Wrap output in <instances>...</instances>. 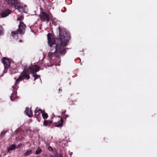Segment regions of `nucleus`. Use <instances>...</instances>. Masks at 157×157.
<instances>
[{
  "mask_svg": "<svg viewBox=\"0 0 157 157\" xmlns=\"http://www.w3.org/2000/svg\"><path fill=\"white\" fill-rule=\"evenodd\" d=\"M19 42H22V41L21 40H19Z\"/></svg>",
  "mask_w": 157,
  "mask_h": 157,
  "instance_id": "29",
  "label": "nucleus"
},
{
  "mask_svg": "<svg viewBox=\"0 0 157 157\" xmlns=\"http://www.w3.org/2000/svg\"><path fill=\"white\" fill-rule=\"evenodd\" d=\"M52 123V121H48L47 120H45L43 122V124L44 126H49L50 125V124Z\"/></svg>",
  "mask_w": 157,
  "mask_h": 157,
  "instance_id": "14",
  "label": "nucleus"
},
{
  "mask_svg": "<svg viewBox=\"0 0 157 157\" xmlns=\"http://www.w3.org/2000/svg\"><path fill=\"white\" fill-rule=\"evenodd\" d=\"M71 154H72V153H71L70 155H71Z\"/></svg>",
  "mask_w": 157,
  "mask_h": 157,
  "instance_id": "33",
  "label": "nucleus"
},
{
  "mask_svg": "<svg viewBox=\"0 0 157 157\" xmlns=\"http://www.w3.org/2000/svg\"><path fill=\"white\" fill-rule=\"evenodd\" d=\"M2 62L4 65L5 70L8 69L10 67L11 62L9 59L6 57H3L2 59Z\"/></svg>",
  "mask_w": 157,
  "mask_h": 157,
  "instance_id": "5",
  "label": "nucleus"
},
{
  "mask_svg": "<svg viewBox=\"0 0 157 157\" xmlns=\"http://www.w3.org/2000/svg\"><path fill=\"white\" fill-rule=\"evenodd\" d=\"M11 12V10L9 9H6L2 11L0 15L2 18L5 17L7 16Z\"/></svg>",
  "mask_w": 157,
  "mask_h": 157,
  "instance_id": "7",
  "label": "nucleus"
},
{
  "mask_svg": "<svg viewBox=\"0 0 157 157\" xmlns=\"http://www.w3.org/2000/svg\"><path fill=\"white\" fill-rule=\"evenodd\" d=\"M39 111H40L41 113H42V112H44V110H42L41 109H39Z\"/></svg>",
  "mask_w": 157,
  "mask_h": 157,
  "instance_id": "25",
  "label": "nucleus"
},
{
  "mask_svg": "<svg viewBox=\"0 0 157 157\" xmlns=\"http://www.w3.org/2000/svg\"><path fill=\"white\" fill-rule=\"evenodd\" d=\"M25 28L26 26L25 25L23 22L20 21L18 25V29L16 31L12 32V36H14V35L19 33L21 34H23L25 32Z\"/></svg>",
  "mask_w": 157,
  "mask_h": 157,
  "instance_id": "2",
  "label": "nucleus"
},
{
  "mask_svg": "<svg viewBox=\"0 0 157 157\" xmlns=\"http://www.w3.org/2000/svg\"><path fill=\"white\" fill-rule=\"evenodd\" d=\"M27 6L26 5H23V4L21 5V7L18 10L20 12H25V9L27 8Z\"/></svg>",
  "mask_w": 157,
  "mask_h": 157,
  "instance_id": "10",
  "label": "nucleus"
},
{
  "mask_svg": "<svg viewBox=\"0 0 157 157\" xmlns=\"http://www.w3.org/2000/svg\"><path fill=\"white\" fill-rule=\"evenodd\" d=\"M40 17L41 20L43 21H46L48 22L50 19V17L49 15L46 13L42 12L40 15Z\"/></svg>",
  "mask_w": 157,
  "mask_h": 157,
  "instance_id": "3",
  "label": "nucleus"
},
{
  "mask_svg": "<svg viewBox=\"0 0 157 157\" xmlns=\"http://www.w3.org/2000/svg\"><path fill=\"white\" fill-rule=\"evenodd\" d=\"M63 123V119H61L60 121L58 122L57 124H56L55 126L56 127H59L62 126Z\"/></svg>",
  "mask_w": 157,
  "mask_h": 157,
  "instance_id": "12",
  "label": "nucleus"
},
{
  "mask_svg": "<svg viewBox=\"0 0 157 157\" xmlns=\"http://www.w3.org/2000/svg\"><path fill=\"white\" fill-rule=\"evenodd\" d=\"M66 112V110H64L63 112H62V114L63 115V114H64Z\"/></svg>",
  "mask_w": 157,
  "mask_h": 157,
  "instance_id": "27",
  "label": "nucleus"
},
{
  "mask_svg": "<svg viewBox=\"0 0 157 157\" xmlns=\"http://www.w3.org/2000/svg\"><path fill=\"white\" fill-rule=\"evenodd\" d=\"M8 157H9V156H8Z\"/></svg>",
  "mask_w": 157,
  "mask_h": 157,
  "instance_id": "37",
  "label": "nucleus"
},
{
  "mask_svg": "<svg viewBox=\"0 0 157 157\" xmlns=\"http://www.w3.org/2000/svg\"><path fill=\"white\" fill-rule=\"evenodd\" d=\"M59 35L55 40L53 39L52 34L49 33L47 34V38L48 44L50 47L55 44L56 47L53 49H51L48 55L49 57L54 56L58 57L60 55L64 54L66 52L65 47L69 41V36L64 28L59 27Z\"/></svg>",
  "mask_w": 157,
  "mask_h": 157,
  "instance_id": "1",
  "label": "nucleus"
},
{
  "mask_svg": "<svg viewBox=\"0 0 157 157\" xmlns=\"http://www.w3.org/2000/svg\"><path fill=\"white\" fill-rule=\"evenodd\" d=\"M42 116L43 117V118L44 119H47L48 117V115L46 113H45L44 112H44H42Z\"/></svg>",
  "mask_w": 157,
  "mask_h": 157,
  "instance_id": "17",
  "label": "nucleus"
},
{
  "mask_svg": "<svg viewBox=\"0 0 157 157\" xmlns=\"http://www.w3.org/2000/svg\"><path fill=\"white\" fill-rule=\"evenodd\" d=\"M3 30L2 27L0 26V35H2L3 34Z\"/></svg>",
  "mask_w": 157,
  "mask_h": 157,
  "instance_id": "21",
  "label": "nucleus"
},
{
  "mask_svg": "<svg viewBox=\"0 0 157 157\" xmlns=\"http://www.w3.org/2000/svg\"><path fill=\"white\" fill-rule=\"evenodd\" d=\"M16 148V145L14 144H12L10 146V147L8 149V152H9L10 151L14 150Z\"/></svg>",
  "mask_w": 157,
  "mask_h": 157,
  "instance_id": "13",
  "label": "nucleus"
},
{
  "mask_svg": "<svg viewBox=\"0 0 157 157\" xmlns=\"http://www.w3.org/2000/svg\"><path fill=\"white\" fill-rule=\"evenodd\" d=\"M48 149L50 151L52 152L53 151V149L50 146H49L48 147Z\"/></svg>",
  "mask_w": 157,
  "mask_h": 157,
  "instance_id": "22",
  "label": "nucleus"
},
{
  "mask_svg": "<svg viewBox=\"0 0 157 157\" xmlns=\"http://www.w3.org/2000/svg\"><path fill=\"white\" fill-rule=\"evenodd\" d=\"M33 76L35 77L34 80H35L36 79H37L39 77H40V75H37L36 74H33Z\"/></svg>",
  "mask_w": 157,
  "mask_h": 157,
  "instance_id": "19",
  "label": "nucleus"
},
{
  "mask_svg": "<svg viewBox=\"0 0 157 157\" xmlns=\"http://www.w3.org/2000/svg\"><path fill=\"white\" fill-rule=\"evenodd\" d=\"M59 157H62L61 156H60Z\"/></svg>",
  "mask_w": 157,
  "mask_h": 157,
  "instance_id": "31",
  "label": "nucleus"
},
{
  "mask_svg": "<svg viewBox=\"0 0 157 157\" xmlns=\"http://www.w3.org/2000/svg\"><path fill=\"white\" fill-rule=\"evenodd\" d=\"M59 91H62V90H61V89H59Z\"/></svg>",
  "mask_w": 157,
  "mask_h": 157,
  "instance_id": "30",
  "label": "nucleus"
},
{
  "mask_svg": "<svg viewBox=\"0 0 157 157\" xmlns=\"http://www.w3.org/2000/svg\"><path fill=\"white\" fill-rule=\"evenodd\" d=\"M71 154H72V153H71L70 155H71Z\"/></svg>",
  "mask_w": 157,
  "mask_h": 157,
  "instance_id": "34",
  "label": "nucleus"
},
{
  "mask_svg": "<svg viewBox=\"0 0 157 157\" xmlns=\"http://www.w3.org/2000/svg\"><path fill=\"white\" fill-rule=\"evenodd\" d=\"M24 79L22 77V76L20 75V76L16 80L15 83L13 86H12V88H13L14 91L15 90H16L18 88V87L17 85L19 84V82L23 80Z\"/></svg>",
  "mask_w": 157,
  "mask_h": 157,
  "instance_id": "8",
  "label": "nucleus"
},
{
  "mask_svg": "<svg viewBox=\"0 0 157 157\" xmlns=\"http://www.w3.org/2000/svg\"><path fill=\"white\" fill-rule=\"evenodd\" d=\"M30 72L28 70V69H24L23 71L21 73V75L22 76L23 79H29L30 78L29 75Z\"/></svg>",
  "mask_w": 157,
  "mask_h": 157,
  "instance_id": "6",
  "label": "nucleus"
},
{
  "mask_svg": "<svg viewBox=\"0 0 157 157\" xmlns=\"http://www.w3.org/2000/svg\"><path fill=\"white\" fill-rule=\"evenodd\" d=\"M29 109L28 108H26L25 111L26 113L28 115L29 117H31L32 116V111L30 110L29 112Z\"/></svg>",
  "mask_w": 157,
  "mask_h": 157,
  "instance_id": "11",
  "label": "nucleus"
},
{
  "mask_svg": "<svg viewBox=\"0 0 157 157\" xmlns=\"http://www.w3.org/2000/svg\"><path fill=\"white\" fill-rule=\"evenodd\" d=\"M71 154H72V153H71L70 155H71Z\"/></svg>",
  "mask_w": 157,
  "mask_h": 157,
  "instance_id": "32",
  "label": "nucleus"
},
{
  "mask_svg": "<svg viewBox=\"0 0 157 157\" xmlns=\"http://www.w3.org/2000/svg\"><path fill=\"white\" fill-rule=\"evenodd\" d=\"M40 67L37 65H34L33 66H29V67L27 69L29 70V71L30 74H35V73L38 71Z\"/></svg>",
  "mask_w": 157,
  "mask_h": 157,
  "instance_id": "4",
  "label": "nucleus"
},
{
  "mask_svg": "<svg viewBox=\"0 0 157 157\" xmlns=\"http://www.w3.org/2000/svg\"><path fill=\"white\" fill-rule=\"evenodd\" d=\"M6 132V131H3L1 133V136L4 135Z\"/></svg>",
  "mask_w": 157,
  "mask_h": 157,
  "instance_id": "23",
  "label": "nucleus"
},
{
  "mask_svg": "<svg viewBox=\"0 0 157 157\" xmlns=\"http://www.w3.org/2000/svg\"><path fill=\"white\" fill-rule=\"evenodd\" d=\"M1 155H0V157H1Z\"/></svg>",
  "mask_w": 157,
  "mask_h": 157,
  "instance_id": "36",
  "label": "nucleus"
},
{
  "mask_svg": "<svg viewBox=\"0 0 157 157\" xmlns=\"http://www.w3.org/2000/svg\"><path fill=\"white\" fill-rule=\"evenodd\" d=\"M39 109H38V108H37L35 110V116H36L37 115H38L39 114H40V113H38V114H36L37 113H38V112L39 111Z\"/></svg>",
  "mask_w": 157,
  "mask_h": 157,
  "instance_id": "20",
  "label": "nucleus"
},
{
  "mask_svg": "<svg viewBox=\"0 0 157 157\" xmlns=\"http://www.w3.org/2000/svg\"><path fill=\"white\" fill-rule=\"evenodd\" d=\"M23 17L22 16H21L19 18H17V20L18 21H21V20L23 19Z\"/></svg>",
  "mask_w": 157,
  "mask_h": 157,
  "instance_id": "24",
  "label": "nucleus"
},
{
  "mask_svg": "<svg viewBox=\"0 0 157 157\" xmlns=\"http://www.w3.org/2000/svg\"><path fill=\"white\" fill-rule=\"evenodd\" d=\"M48 67H49L50 66H48ZM52 66V65L51 66Z\"/></svg>",
  "mask_w": 157,
  "mask_h": 157,
  "instance_id": "35",
  "label": "nucleus"
},
{
  "mask_svg": "<svg viewBox=\"0 0 157 157\" xmlns=\"http://www.w3.org/2000/svg\"><path fill=\"white\" fill-rule=\"evenodd\" d=\"M15 94L14 93H13L10 96V99L11 101H13L15 99Z\"/></svg>",
  "mask_w": 157,
  "mask_h": 157,
  "instance_id": "18",
  "label": "nucleus"
},
{
  "mask_svg": "<svg viewBox=\"0 0 157 157\" xmlns=\"http://www.w3.org/2000/svg\"><path fill=\"white\" fill-rule=\"evenodd\" d=\"M42 149L39 147L35 151V154L36 155H39L42 152Z\"/></svg>",
  "mask_w": 157,
  "mask_h": 157,
  "instance_id": "15",
  "label": "nucleus"
},
{
  "mask_svg": "<svg viewBox=\"0 0 157 157\" xmlns=\"http://www.w3.org/2000/svg\"><path fill=\"white\" fill-rule=\"evenodd\" d=\"M22 4L18 0H17L16 2H15L14 4L13 5L15 8L19 10V9L21 8L22 5Z\"/></svg>",
  "mask_w": 157,
  "mask_h": 157,
  "instance_id": "9",
  "label": "nucleus"
},
{
  "mask_svg": "<svg viewBox=\"0 0 157 157\" xmlns=\"http://www.w3.org/2000/svg\"><path fill=\"white\" fill-rule=\"evenodd\" d=\"M65 116H66V118L68 117V116L67 115H65Z\"/></svg>",
  "mask_w": 157,
  "mask_h": 157,
  "instance_id": "28",
  "label": "nucleus"
},
{
  "mask_svg": "<svg viewBox=\"0 0 157 157\" xmlns=\"http://www.w3.org/2000/svg\"><path fill=\"white\" fill-rule=\"evenodd\" d=\"M21 144H19L18 145H17V148H18V147H20L21 146Z\"/></svg>",
  "mask_w": 157,
  "mask_h": 157,
  "instance_id": "26",
  "label": "nucleus"
},
{
  "mask_svg": "<svg viewBox=\"0 0 157 157\" xmlns=\"http://www.w3.org/2000/svg\"><path fill=\"white\" fill-rule=\"evenodd\" d=\"M32 153V151L31 150H29L27 151L24 154V156H27L29 155Z\"/></svg>",
  "mask_w": 157,
  "mask_h": 157,
  "instance_id": "16",
  "label": "nucleus"
}]
</instances>
